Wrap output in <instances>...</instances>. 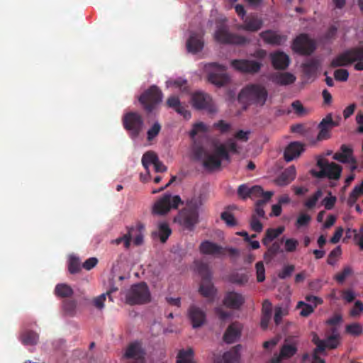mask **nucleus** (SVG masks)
Listing matches in <instances>:
<instances>
[{
	"label": "nucleus",
	"instance_id": "nucleus-42",
	"mask_svg": "<svg viewBox=\"0 0 363 363\" xmlns=\"http://www.w3.org/2000/svg\"><path fill=\"white\" fill-rule=\"evenodd\" d=\"M332 333L333 335H330L324 340L325 349H335L340 343V335L337 333V329L335 328L332 329Z\"/></svg>",
	"mask_w": 363,
	"mask_h": 363
},
{
	"label": "nucleus",
	"instance_id": "nucleus-12",
	"mask_svg": "<svg viewBox=\"0 0 363 363\" xmlns=\"http://www.w3.org/2000/svg\"><path fill=\"white\" fill-rule=\"evenodd\" d=\"M191 103L194 108L197 110H206L209 113H215L217 111L216 106L211 96L202 91H196L191 95Z\"/></svg>",
	"mask_w": 363,
	"mask_h": 363
},
{
	"label": "nucleus",
	"instance_id": "nucleus-16",
	"mask_svg": "<svg viewBox=\"0 0 363 363\" xmlns=\"http://www.w3.org/2000/svg\"><path fill=\"white\" fill-rule=\"evenodd\" d=\"M179 220L184 228L191 230L199 222V211L184 208L179 213Z\"/></svg>",
	"mask_w": 363,
	"mask_h": 363
},
{
	"label": "nucleus",
	"instance_id": "nucleus-4",
	"mask_svg": "<svg viewBox=\"0 0 363 363\" xmlns=\"http://www.w3.org/2000/svg\"><path fill=\"white\" fill-rule=\"evenodd\" d=\"M150 298L149 288L145 282L133 285L125 295L126 303L130 305L147 303Z\"/></svg>",
	"mask_w": 363,
	"mask_h": 363
},
{
	"label": "nucleus",
	"instance_id": "nucleus-45",
	"mask_svg": "<svg viewBox=\"0 0 363 363\" xmlns=\"http://www.w3.org/2000/svg\"><path fill=\"white\" fill-rule=\"evenodd\" d=\"M296 308L301 309L300 311V315L301 316L308 317L314 311V309L316 308V306H314L312 304H308L301 301L298 302Z\"/></svg>",
	"mask_w": 363,
	"mask_h": 363
},
{
	"label": "nucleus",
	"instance_id": "nucleus-63",
	"mask_svg": "<svg viewBox=\"0 0 363 363\" xmlns=\"http://www.w3.org/2000/svg\"><path fill=\"white\" fill-rule=\"evenodd\" d=\"M250 226L251 229L256 233H260L263 229V225L262 223L256 217V215L252 216L250 220Z\"/></svg>",
	"mask_w": 363,
	"mask_h": 363
},
{
	"label": "nucleus",
	"instance_id": "nucleus-49",
	"mask_svg": "<svg viewBox=\"0 0 363 363\" xmlns=\"http://www.w3.org/2000/svg\"><path fill=\"white\" fill-rule=\"evenodd\" d=\"M321 196L322 191L318 189L305 202V206L309 209L314 208Z\"/></svg>",
	"mask_w": 363,
	"mask_h": 363
},
{
	"label": "nucleus",
	"instance_id": "nucleus-9",
	"mask_svg": "<svg viewBox=\"0 0 363 363\" xmlns=\"http://www.w3.org/2000/svg\"><path fill=\"white\" fill-rule=\"evenodd\" d=\"M317 166L320 169L319 172H312L317 178H328L330 179H338L342 172V167L335 162H329L325 158H320L317 162Z\"/></svg>",
	"mask_w": 363,
	"mask_h": 363
},
{
	"label": "nucleus",
	"instance_id": "nucleus-54",
	"mask_svg": "<svg viewBox=\"0 0 363 363\" xmlns=\"http://www.w3.org/2000/svg\"><path fill=\"white\" fill-rule=\"evenodd\" d=\"M363 312V303L357 300L354 302V306L350 311V315L354 318L359 317Z\"/></svg>",
	"mask_w": 363,
	"mask_h": 363
},
{
	"label": "nucleus",
	"instance_id": "nucleus-24",
	"mask_svg": "<svg viewBox=\"0 0 363 363\" xmlns=\"http://www.w3.org/2000/svg\"><path fill=\"white\" fill-rule=\"evenodd\" d=\"M341 152H336L333 155V159L343 164L357 163V160L353 156V150L346 145H342L340 147Z\"/></svg>",
	"mask_w": 363,
	"mask_h": 363
},
{
	"label": "nucleus",
	"instance_id": "nucleus-19",
	"mask_svg": "<svg viewBox=\"0 0 363 363\" xmlns=\"http://www.w3.org/2000/svg\"><path fill=\"white\" fill-rule=\"evenodd\" d=\"M337 124L333 120L331 114H328L318 124L319 133L317 136L318 141L327 140L330 137L331 129L336 126Z\"/></svg>",
	"mask_w": 363,
	"mask_h": 363
},
{
	"label": "nucleus",
	"instance_id": "nucleus-5",
	"mask_svg": "<svg viewBox=\"0 0 363 363\" xmlns=\"http://www.w3.org/2000/svg\"><path fill=\"white\" fill-rule=\"evenodd\" d=\"M196 269L201 277V283L199 287L201 294L206 298H211L214 294V287L211 283V272L208 264L202 262H196Z\"/></svg>",
	"mask_w": 363,
	"mask_h": 363
},
{
	"label": "nucleus",
	"instance_id": "nucleus-55",
	"mask_svg": "<svg viewBox=\"0 0 363 363\" xmlns=\"http://www.w3.org/2000/svg\"><path fill=\"white\" fill-rule=\"evenodd\" d=\"M208 130V127L203 122L195 123L190 132L191 137H195L199 133H206Z\"/></svg>",
	"mask_w": 363,
	"mask_h": 363
},
{
	"label": "nucleus",
	"instance_id": "nucleus-29",
	"mask_svg": "<svg viewBox=\"0 0 363 363\" xmlns=\"http://www.w3.org/2000/svg\"><path fill=\"white\" fill-rule=\"evenodd\" d=\"M241 330L239 324L233 323L230 324L223 335V340L228 344L235 342L240 336Z\"/></svg>",
	"mask_w": 363,
	"mask_h": 363
},
{
	"label": "nucleus",
	"instance_id": "nucleus-38",
	"mask_svg": "<svg viewBox=\"0 0 363 363\" xmlns=\"http://www.w3.org/2000/svg\"><path fill=\"white\" fill-rule=\"evenodd\" d=\"M159 160L157 155L152 151L146 152L142 157V164L146 169L147 174H149V166L150 164H155Z\"/></svg>",
	"mask_w": 363,
	"mask_h": 363
},
{
	"label": "nucleus",
	"instance_id": "nucleus-37",
	"mask_svg": "<svg viewBox=\"0 0 363 363\" xmlns=\"http://www.w3.org/2000/svg\"><path fill=\"white\" fill-rule=\"evenodd\" d=\"M241 345H238L233 347L231 350L226 352L223 354V360L225 363H239L240 351Z\"/></svg>",
	"mask_w": 363,
	"mask_h": 363
},
{
	"label": "nucleus",
	"instance_id": "nucleus-6",
	"mask_svg": "<svg viewBox=\"0 0 363 363\" xmlns=\"http://www.w3.org/2000/svg\"><path fill=\"white\" fill-rule=\"evenodd\" d=\"M357 61H363V47L352 48L341 52L331 61L330 67L347 66Z\"/></svg>",
	"mask_w": 363,
	"mask_h": 363
},
{
	"label": "nucleus",
	"instance_id": "nucleus-20",
	"mask_svg": "<svg viewBox=\"0 0 363 363\" xmlns=\"http://www.w3.org/2000/svg\"><path fill=\"white\" fill-rule=\"evenodd\" d=\"M259 35L266 43L272 45H281L287 40L286 35H280L277 32L272 30L262 31L259 33Z\"/></svg>",
	"mask_w": 363,
	"mask_h": 363
},
{
	"label": "nucleus",
	"instance_id": "nucleus-39",
	"mask_svg": "<svg viewBox=\"0 0 363 363\" xmlns=\"http://www.w3.org/2000/svg\"><path fill=\"white\" fill-rule=\"evenodd\" d=\"M73 293V289L66 284H58L55 288V294L60 298L70 297Z\"/></svg>",
	"mask_w": 363,
	"mask_h": 363
},
{
	"label": "nucleus",
	"instance_id": "nucleus-51",
	"mask_svg": "<svg viewBox=\"0 0 363 363\" xmlns=\"http://www.w3.org/2000/svg\"><path fill=\"white\" fill-rule=\"evenodd\" d=\"M342 250L340 246L336 247L329 254L327 262L330 265H334L336 263L337 258L340 256Z\"/></svg>",
	"mask_w": 363,
	"mask_h": 363
},
{
	"label": "nucleus",
	"instance_id": "nucleus-59",
	"mask_svg": "<svg viewBox=\"0 0 363 363\" xmlns=\"http://www.w3.org/2000/svg\"><path fill=\"white\" fill-rule=\"evenodd\" d=\"M69 272L71 274L78 273L81 270L80 262L77 257H72L69 262Z\"/></svg>",
	"mask_w": 363,
	"mask_h": 363
},
{
	"label": "nucleus",
	"instance_id": "nucleus-61",
	"mask_svg": "<svg viewBox=\"0 0 363 363\" xmlns=\"http://www.w3.org/2000/svg\"><path fill=\"white\" fill-rule=\"evenodd\" d=\"M334 77L337 81L346 82L349 77V72L347 69H338L335 71Z\"/></svg>",
	"mask_w": 363,
	"mask_h": 363
},
{
	"label": "nucleus",
	"instance_id": "nucleus-43",
	"mask_svg": "<svg viewBox=\"0 0 363 363\" xmlns=\"http://www.w3.org/2000/svg\"><path fill=\"white\" fill-rule=\"evenodd\" d=\"M203 203V197L202 194H199V196H194L186 201V206L185 208L198 211L199 208Z\"/></svg>",
	"mask_w": 363,
	"mask_h": 363
},
{
	"label": "nucleus",
	"instance_id": "nucleus-23",
	"mask_svg": "<svg viewBox=\"0 0 363 363\" xmlns=\"http://www.w3.org/2000/svg\"><path fill=\"white\" fill-rule=\"evenodd\" d=\"M262 24L263 22L262 19L257 16H251L246 18L244 20V23L242 24L237 25L236 28L238 30L256 32L262 28Z\"/></svg>",
	"mask_w": 363,
	"mask_h": 363
},
{
	"label": "nucleus",
	"instance_id": "nucleus-52",
	"mask_svg": "<svg viewBox=\"0 0 363 363\" xmlns=\"http://www.w3.org/2000/svg\"><path fill=\"white\" fill-rule=\"evenodd\" d=\"M161 125L158 122H155L147 132V140H152L160 132Z\"/></svg>",
	"mask_w": 363,
	"mask_h": 363
},
{
	"label": "nucleus",
	"instance_id": "nucleus-3",
	"mask_svg": "<svg viewBox=\"0 0 363 363\" xmlns=\"http://www.w3.org/2000/svg\"><path fill=\"white\" fill-rule=\"evenodd\" d=\"M207 80L217 87H223L230 82V77L226 72V67L217 62L208 63L204 67Z\"/></svg>",
	"mask_w": 363,
	"mask_h": 363
},
{
	"label": "nucleus",
	"instance_id": "nucleus-64",
	"mask_svg": "<svg viewBox=\"0 0 363 363\" xmlns=\"http://www.w3.org/2000/svg\"><path fill=\"white\" fill-rule=\"evenodd\" d=\"M353 232L354 239L357 242L359 248L363 250V225L361 226L359 233L356 230H354Z\"/></svg>",
	"mask_w": 363,
	"mask_h": 363
},
{
	"label": "nucleus",
	"instance_id": "nucleus-8",
	"mask_svg": "<svg viewBox=\"0 0 363 363\" xmlns=\"http://www.w3.org/2000/svg\"><path fill=\"white\" fill-rule=\"evenodd\" d=\"M162 93L156 86H151L139 97L138 100L147 113H151L162 101Z\"/></svg>",
	"mask_w": 363,
	"mask_h": 363
},
{
	"label": "nucleus",
	"instance_id": "nucleus-25",
	"mask_svg": "<svg viewBox=\"0 0 363 363\" xmlns=\"http://www.w3.org/2000/svg\"><path fill=\"white\" fill-rule=\"evenodd\" d=\"M303 151V146L298 142H292L285 148L284 157L286 162H290L298 157Z\"/></svg>",
	"mask_w": 363,
	"mask_h": 363
},
{
	"label": "nucleus",
	"instance_id": "nucleus-53",
	"mask_svg": "<svg viewBox=\"0 0 363 363\" xmlns=\"http://www.w3.org/2000/svg\"><path fill=\"white\" fill-rule=\"evenodd\" d=\"M274 311V321L278 325L281 323L282 318L288 314V311L281 307H276Z\"/></svg>",
	"mask_w": 363,
	"mask_h": 363
},
{
	"label": "nucleus",
	"instance_id": "nucleus-32",
	"mask_svg": "<svg viewBox=\"0 0 363 363\" xmlns=\"http://www.w3.org/2000/svg\"><path fill=\"white\" fill-rule=\"evenodd\" d=\"M294 166L286 168L277 179L276 182L279 186H285L292 182L296 177Z\"/></svg>",
	"mask_w": 363,
	"mask_h": 363
},
{
	"label": "nucleus",
	"instance_id": "nucleus-50",
	"mask_svg": "<svg viewBox=\"0 0 363 363\" xmlns=\"http://www.w3.org/2000/svg\"><path fill=\"white\" fill-rule=\"evenodd\" d=\"M284 248L286 252H294L296 250L298 241L294 238L284 239Z\"/></svg>",
	"mask_w": 363,
	"mask_h": 363
},
{
	"label": "nucleus",
	"instance_id": "nucleus-18",
	"mask_svg": "<svg viewBox=\"0 0 363 363\" xmlns=\"http://www.w3.org/2000/svg\"><path fill=\"white\" fill-rule=\"evenodd\" d=\"M188 317L194 328L202 326L206 322V313L199 307L191 305L188 309Z\"/></svg>",
	"mask_w": 363,
	"mask_h": 363
},
{
	"label": "nucleus",
	"instance_id": "nucleus-1",
	"mask_svg": "<svg viewBox=\"0 0 363 363\" xmlns=\"http://www.w3.org/2000/svg\"><path fill=\"white\" fill-rule=\"evenodd\" d=\"M194 156L197 160H202L203 166L208 170L220 168L222 160L230 162V156L224 144L216 145L212 153L202 146H197L193 150Z\"/></svg>",
	"mask_w": 363,
	"mask_h": 363
},
{
	"label": "nucleus",
	"instance_id": "nucleus-41",
	"mask_svg": "<svg viewBox=\"0 0 363 363\" xmlns=\"http://www.w3.org/2000/svg\"><path fill=\"white\" fill-rule=\"evenodd\" d=\"M363 194V180L361 184L356 185L352 191L350 192L348 199L347 204L350 206H352L357 201V199Z\"/></svg>",
	"mask_w": 363,
	"mask_h": 363
},
{
	"label": "nucleus",
	"instance_id": "nucleus-13",
	"mask_svg": "<svg viewBox=\"0 0 363 363\" xmlns=\"http://www.w3.org/2000/svg\"><path fill=\"white\" fill-rule=\"evenodd\" d=\"M292 49L300 55H309L315 50V44L308 35L300 34L294 40Z\"/></svg>",
	"mask_w": 363,
	"mask_h": 363
},
{
	"label": "nucleus",
	"instance_id": "nucleus-11",
	"mask_svg": "<svg viewBox=\"0 0 363 363\" xmlns=\"http://www.w3.org/2000/svg\"><path fill=\"white\" fill-rule=\"evenodd\" d=\"M215 39L222 44L242 45L250 42L245 36L230 33L226 28L220 27L215 33Z\"/></svg>",
	"mask_w": 363,
	"mask_h": 363
},
{
	"label": "nucleus",
	"instance_id": "nucleus-46",
	"mask_svg": "<svg viewBox=\"0 0 363 363\" xmlns=\"http://www.w3.org/2000/svg\"><path fill=\"white\" fill-rule=\"evenodd\" d=\"M345 332L354 337H358L362 334L363 328L359 323H354L346 325Z\"/></svg>",
	"mask_w": 363,
	"mask_h": 363
},
{
	"label": "nucleus",
	"instance_id": "nucleus-10",
	"mask_svg": "<svg viewBox=\"0 0 363 363\" xmlns=\"http://www.w3.org/2000/svg\"><path fill=\"white\" fill-rule=\"evenodd\" d=\"M124 128L129 132L132 138H136L142 131L144 121L140 114L137 112L126 113L122 118Z\"/></svg>",
	"mask_w": 363,
	"mask_h": 363
},
{
	"label": "nucleus",
	"instance_id": "nucleus-57",
	"mask_svg": "<svg viewBox=\"0 0 363 363\" xmlns=\"http://www.w3.org/2000/svg\"><path fill=\"white\" fill-rule=\"evenodd\" d=\"M257 280L258 282H262L265 279V269L262 262H258L255 264Z\"/></svg>",
	"mask_w": 363,
	"mask_h": 363
},
{
	"label": "nucleus",
	"instance_id": "nucleus-27",
	"mask_svg": "<svg viewBox=\"0 0 363 363\" xmlns=\"http://www.w3.org/2000/svg\"><path fill=\"white\" fill-rule=\"evenodd\" d=\"M296 77L289 72H277L270 77L273 83L281 86L291 84L296 81Z\"/></svg>",
	"mask_w": 363,
	"mask_h": 363
},
{
	"label": "nucleus",
	"instance_id": "nucleus-31",
	"mask_svg": "<svg viewBox=\"0 0 363 363\" xmlns=\"http://www.w3.org/2000/svg\"><path fill=\"white\" fill-rule=\"evenodd\" d=\"M273 191H265L264 194L261 196L262 199L258 200L255 203V213L253 215H256V217L259 218H265V212L264 211V206L267 203L268 201L270 200L272 196H273Z\"/></svg>",
	"mask_w": 363,
	"mask_h": 363
},
{
	"label": "nucleus",
	"instance_id": "nucleus-2",
	"mask_svg": "<svg viewBox=\"0 0 363 363\" xmlns=\"http://www.w3.org/2000/svg\"><path fill=\"white\" fill-rule=\"evenodd\" d=\"M268 98L266 87L260 84H248L239 92L238 101L242 106L243 110L250 106L262 107Z\"/></svg>",
	"mask_w": 363,
	"mask_h": 363
},
{
	"label": "nucleus",
	"instance_id": "nucleus-48",
	"mask_svg": "<svg viewBox=\"0 0 363 363\" xmlns=\"http://www.w3.org/2000/svg\"><path fill=\"white\" fill-rule=\"evenodd\" d=\"M352 274V269L350 267L347 266L345 267L342 269V271L340 273H337L334 277V279L337 281L339 284H342L346 278L351 275Z\"/></svg>",
	"mask_w": 363,
	"mask_h": 363
},
{
	"label": "nucleus",
	"instance_id": "nucleus-22",
	"mask_svg": "<svg viewBox=\"0 0 363 363\" xmlns=\"http://www.w3.org/2000/svg\"><path fill=\"white\" fill-rule=\"evenodd\" d=\"M245 299L242 294L230 291L226 294L223 299V304L231 309H239L244 303Z\"/></svg>",
	"mask_w": 363,
	"mask_h": 363
},
{
	"label": "nucleus",
	"instance_id": "nucleus-15",
	"mask_svg": "<svg viewBox=\"0 0 363 363\" xmlns=\"http://www.w3.org/2000/svg\"><path fill=\"white\" fill-rule=\"evenodd\" d=\"M230 65L235 70L241 73L250 74L258 73L262 66V64L259 62L245 59L233 60Z\"/></svg>",
	"mask_w": 363,
	"mask_h": 363
},
{
	"label": "nucleus",
	"instance_id": "nucleus-30",
	"mask_svg": "<svg viewBox=\"0 0 363 363\" xmlns=\"http://www.w3.org/2000/svg\"><path fill=\"white\" fill-rule=\"evenodd\" d=\"M297 352V347L294 344H284L281 350L279 357H273L271 363H279L281 359H288L293 357Z\"/></svg>",
	"mask_w": 363,
	"mask_h": 363
},
{
	"label": "nucleus",
	"instance_id": "nucleus-44",
	"mask_svg": "<svg viewBox=\"0 0 363 363\" xmlns=\"http://www.w3.org/2000/svg\"><path fill=\"white\" fill-rule=\"evenodd\" d=\"M172 230L169 226V225L165 223H160L158 225V234L162 242H165L168 239L169 236L171 235Z\"/></svg>",
	"mask_w": 363,
	"mask_h": 363
},
{
	"label": "nucleus",
	"instance_id": "nucleus-14",
	"mask_svg": "<svg viewBox=\"0 0 363 363\" xmlns=\"http://www.w3.org/2000/svg\"><path fill=\"white\" fill-rule=\"evenodd\" d=\"M199 250L201 254L216 257L225 255L226 250H228L231 255H237L238 254V250L235 248H223L218 244L208 240H205L201 243Z\"/></svg>",
	"mask_w": 363,
	"mask_h": 363
},
{
	"label": "nucleus",
	"instance_id": "nucleus-7",
	"mask_svg": "<svg viewBox=\"0 0 363 363\" xmlns=\"http://www.w3.org/2000/svg\"><path fill=\"white\" fill-rule=\"evenodd\" d=\"M182 203L179 196L165 194L154 203L152 213L155 215H165L172 209H177Z\"/></svg>",
	"mask_w": 363,
	"mask_h": 363
},
{
	"label": "nucleus",
	"instance_id": "nucleus-47",
	"mask_svg": "<svg viewBox=\"0 0 363 363\" xmlns=\"http://www.w3.org/2000/svg\"><path fill=\"white\" fill-rule=\"evenodd\" d=\"M229 279L233 284L242 286L248 281V277L245 274L235 273L230 275Z\"/></svg>",
	"mask_w": 363,
	"mask_h": 363
},
{
	"label": "nucleus",
	"instance_id": "nucleus-56",
	"mask_svg": "<svg viewBox=\"0 0 363 363\" xmlns=\"http://www.w3.org/2000/svg\"><path fill=\"white\" fill-rule=\"evenodd\" d=\"M220 218L229 227H233L236 225L237 222L234 217V216L228 211H224L221 213Z\"/></svg>",
	"mask_w": 363,
	"mask_h": 363
},
{
	"label": "nucleus",
	"instance_id": "nucleus-17",
	"mask_svg": "<svg viewBox=\"0 0 363 363\" xmlns=\"http://www.w3.org/2000/svg\"><path fill=\"white\" fill-rule=\"evenodd\" d=\"M237 193L240 199L246 200L248 198L253 199L261 197L265 191L260 186H250L248 184H243L238 186Z\"/></svg>",
	"mask_w": 363,
	"mask_h": 363
},
{
	"label": "nucleus",
	"instance_id": "nucleus-35",
	"mask_svg": "<svg viewBox=\"0 0 363 363\" xmlns=\"http://www.w3.org/2000/svg\"><path fill=\"white\" fill-rule=\"evenodd\" d=\"M20 340L24 345H35L38 342L39 335L33 330H25L21 333Z\"/></svg>",
	"mask_w": 363,
	"mask_h": 363
},
{
	"label": "nucleus",
	"instance_id": "nucleus-21",
	"mask_svg": "<svg viewBox=\"0 0 363 363\" xmlns=\"http://www.w3.org/2000/svg\"><path fill=\"white\" fill-rule=\"evenodd\" d=\"M272 65L275 69L284 70L290 63L289 57L281 51H277L270 54Z\"/></svg>",
	"mask_w": 363,
	"mask_h": 363
},
{
	"label": "nucleus",
	"instance_id": "nucleus-26",
	"mask_svg": "<svg viewBox=\"0 0 363 363\" xmlns=\"http://www.w3.org/2000/svg\"><path fill=\"white\" fill-rule=\"evenodd\" d=\"M186 48L188 51L191 53H197L201 51L203 48L202 35L199 33H191L187 40Z\"/></svg>",
	"mask_w": 363,
	"mask_h": 363
},
{
	"label": "nucleus",
	"instance_id": "nucleus-40",
	"mask_svg": "<svg viewBox=\"0 0 363 363\" xmlns=\"http://www.w3.org/2000/svg\"><path fill=\"white\" fill-rule=\"evenodd\" d=\"M194 350L192 348L182 350L177 354V363H195L193 361Z\"/></svg>",
	"mask_w": 363,
	"mask_h": 363
},
{
	"label": "nucleus",
	"instance_id": "nucleus-58",
	"mask_svg": "<svg viewBox=\"0 0 363 363\" xmlns=\"http://www.w3.org/2000/svg\"><path fill=\"white\" fill-rule=\"evenodd\" d=\"M295 270V266L293 264H288L284 267L282 270L279 272L278 277L281 279H285L289 277L294 271Z\"/></svg>",
	"mask_w": 363,
	"mask_h": 363
},
{
	"label": "nucleus",
	"instance_id": "nucleus-36",
	"mask_svg": "<svg viewBox=\"0 0 363 363\" xmlns=\"http://www.w3.org/2000/svg\"><path fill=\"white\" fill-rule=\"evenodd\" d=\"M284 231V226H279L277 228H268L266 230L265 235L262 239L264 245L267 246L269 242L278 238Z\"/></svg>",
	"mask_w": 363,
	"mask_h": 363
},
{
	"label": "nucleus",
	"instance_id": "nucleus-34",
	"mask_svg": "<svg viewBox=\"0 0 363 363\" xmlns=\"http://www.w3.org/2000/svg\"><path fill=\"white\" fill-rule=\"evenodd\" d=\"M283 242L284 238L274 241L272 245L268 247L267 252L264 254V259L267 263L270 262L279 252H282L281 245Z\"/></svg>",
	"mask_w": 363,
	"mask_h": 363
},
{
	"label": "nucleus",
	"instance_id": "nucleus-62",
	"mask_svg": "<svg viewBox=\"0 0 363 363\" xmlns=\"http://www.w3.org/2000/svg\"><path fill=\"white\" fill-rule=\"evenodd\" d=\"M311 220V217L306 213H301L298 216L296 225L298 228L306 226Z\"/></svg>",
	"mask_w": 363,
	"mask_h": 363
},
{
	"label": "nucleus",
	"instance_id": "nucleus-33",
	"mask_svg": "<svg viewBox=\"0 0 363 363\" xmlns=\"http://www.w3.org/2000/svg\"><path fill=\"white\" fill-rule=\"evenodd\" d=\"M320 67V63L317 60H310L302 65L303 72L308 79L315 77Z\"/></svg>",
	"mask_w": 363,
	"mask_h": 363
},
{
	"label": "nucleus",
	"instance_id": "nucleus-60",
	"mask_svg": "<svg viewBox=\"0 0 363 363\" xmlns=\"http://www.w3.org/2000/svg\"><path fill=\"white\" fill-rule=\"evenodd\" d=\"M356 297L355 293L352 289H345L341 291V298L347 303H352Z\"/></svg>",
	"mask_w": 363,
	"mask_h": 363
},
{
	"label": "nucleus",
	"instance_id": "nucleus-28",
	"mask_svg": "<svg viewBox=\"0 0 363 363\" xmlns=\"http://www.w3.org/2000/svg\"><path fill=\"white\" fill-rule=\"evenodd\" d=\"M145 352L142 348L140 342H135L130 343L124 354V357L126 359H138L140 357H144Z\"/></svg>",
	"mask_w": 363,
	"mask_h": 363
}]
</instances>
